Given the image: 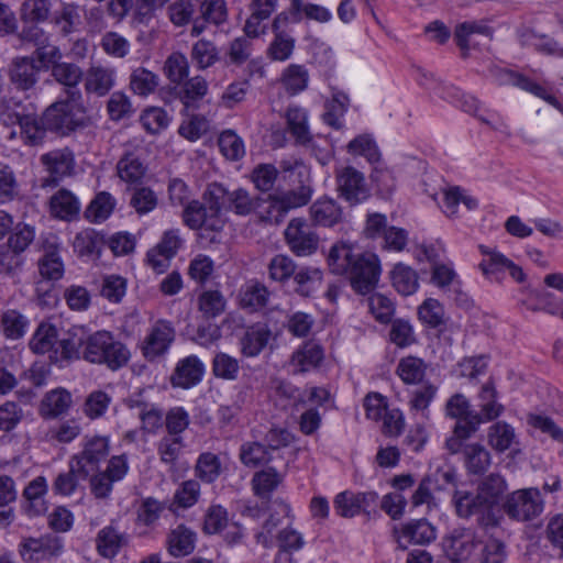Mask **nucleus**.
<instances>
[{
  "label": "nucleus",
  "instance_id": "obj_43",
  "mask_svg": "<svg viewBox=\"0 0 563 563\" xmlns=\"http://www.w3.org/2000/svg\"><path fill=\"white\" fill-rule=\"evenodd\" d=\"M146 173V166L135 153H125L117 164L119 178L128 184L141 181Z\"/></svg>",
  "mask_w": 563,
  "mask_h": 563
},
{
  "label": "nucleus",
  "instance_id": "obj_39",
  "mask_svg": "<svg viewBox=\"0 0 563 563\" xmlns=\"http://www.w3.org/2000/svg\"><path fill=\"white\" fill-rule=\"evenodd\" d=\"M322 272L316 266H301L294 274L295 290L300 296H311L322 284Z\"/></svg>",
  "mask_w": 563,
  "mask_h": 563
},
{
  "label": "nucleus",
  "instance_id": "obj_55",
  "mask_svg": "<svg viewBox=\"0 0 563 563\" xmlns=\"http://www.w3.org/2000/svg\"><path fill=\"white\" fill-rule=\"evenodd\" d=\"M180 85L179 98L186 107L201 100L208 92V82L200 75L185 79Z\"/></svg>",
  "mask_w": 563,
  "mask_h": 563
},
{
  "label": "nucleus",
  "instance_id": "obj_62",
  "mask_svg": "<svg viewBox=\"0 0 563 563\" xmlns=\"http://www.w3.org/2000/svg\"><path fill=\"white\" fill-rule=\"evenodd\" d=\"M274 40L267 47V56L274 62H286L295 49V40L287 33H274Z\"/></svg>",
  "mask_w": 563,
  "mask_h": 563
},
{
  "label": "nucleus",
  "instance_id": "obj_52",
  "mask_svg": "<svg viewBox=\"0 0 563 563\" xmlns=\"http://www.w3.org/2000/svg\"><path fill=\"white\" fill-rule=\"evenodd\" d=\"M56 82L67 88H76L84 78V71L75 63L60 62L51 70Z\"/></svg>",
  "mask_w": 563,
  "mask_h": 563
},
{
  "label": "nucleus",
  "instance_id": "obj_14",
  "mask_svg": "<svg viewBox=\"0 0 563 563\" xmlns=\"http://www.w3.org/2000/svg\"><path fill=\"white\" fill-rule=\"evenodd\" d=\"M336 186L340 196L351 205L361 203L369 197V187L363 173L352 166L338 170Z\"/></svg>",
  "mask_w": 563,
  "mask_h": 563
},
{
  "label": "nucleus",
  "instance_id": "obj_26",
  "mask_svg": "<svg viewBox=\"0 0 563 563\" xmlns=\"http://www.w3.org/2000/svg\"><path fill=\"white\" fill-rule=\"evenodd\" d=\"M71 406V394L63 387H57L43 396L38 406V413L44 419H56L66 415Z\"/></svg>",
  "mask_w": 563,
  "mask_h": 563
},
{
  "label": "nucleus",
  "instance_id": "obj_1",
  "mask_svg": "<svg viewBox=\"0 0 563 563\" xmlns=\"http://www.w3.org/2000/svg\"><path fill=\"white\" fill-rule=\"evenodd\" d=\"M79 358L91 364H104L110 369L123 367L130 360V351L122 342L106 330L89 334L80 343Z\"/></svg>",
  "mask_w": 563,
  "mask_h": 563
},
{
  "label": "nucleus",
  "instance_id": "obj_61",
  "mask_svg": "<svg viewBox=\"0 0 563 563\" xmlns=\"http://www.w3.org/2000/svg\"><path fill=\"white\" fill-rule=\"evenodd\" d=\"M128 280L115 274L106 275L102 278L100 294L113 303H119L126 294Z\"/></svg>",
  "mask_w": 563,
  "mask_h": 563
},
{
  "label": "nucleus",
  "instance_id": "obj_64",
  "mask_svg": "<svg viewBox=\"0 0 563 563\" xmlns=\"http://www.w3.org/2000/svg\"><path fill=\"white\" fill-rule=\"evenodd\" d=\"M51 13L49 0H25L20 10L22 21L31 23L44 22Z\"/></svg>",
  "mask_w": 563,
  "mask_h": 563
},
{
  "label": "nucleus",
  "instance_id": "obj_27",
  "mask_svg": "<svg viewBox=\"0 0 563 563\" xmlns=\"http://www.w3.org/2000/svg\"><path fill=\"white\" fill-rule=\"evenodd\" d=\"M208 195L222 202V206L229 202L230 208L238 214L246 216L255 211L257 199L252 198L244 189L240 188L229 192L221 186H213L208 190Z\"/></svg>",
  "mask_w": 563,
  "mask_h": 563
},
{
  "label": "nucleus",
  "instance_id": "obj_23",
  "mask_svg": "<svg viewBox=\"0 0 563 563\" xmlns=\"http://www.w3.org/2000/svg\"><path fill=\"white\" fill-rule=\"evenodd\" d=\"M203 373V363L196 355H189L178 361L170 380L173 386L188 389L201 382Z\"/></svg>",
  "mask_w": 563,
  "mask_h": 563
},
{
  "label": "nucleus",
  "instance_id": "obj_15",
  "mask_svg": "<svg viewBox=\"0 0 563 563\" xmlns=\"http://www.w3.org/2000/svg\"><path fill=\"white\" fill-rule=\"evenodd\" d=\"M40 161L48 173V177L42 181L43 187L53 186L63 178L70 176L75 168L74 154L68 148L53 150L43 154Z\"/></svg>",
  "mask_w": 563,
  "mask_h": 563
},
{
  "label": "nucleus",
  "instance_id": "obj_7",
  "mask_svg": "<svg viewBox=\"0 0 563 563\" xmlns=\"http://www.w3.org/2000/svg\"><path fill=\"white\" fill-rule=\"evenodd\" d=\"M490 77L499 86H514L544 100L563 113V104L544 87L522 74L494 66L489 69Z\"/></svg>",
  "mask_w": 563,
  "mask_h": 563
},
{
  "label": "nucleus",
  "instance_id": "obj_9",
  "mask_svg": "<svg viewBox=\"0 0 563 563\" xmlns=\"http://www.w3.org/2000/svg\"><path fill=\"white\" fill-rule=\"evenodd\" d=\"M380 261L374 253L361 254L347 273L351 285L360 294L372 291L380 276Z\"/></svg>",
  "mask_w": 563,
  "mask_h": 563
},
{
  "label": "nucleus",
  "instance_id": "obj_34",
  "mask_svg": "<svg viewBox=\"0 0 563 563\" xmlns=\"http://www.w3.org/2000/svg\"><path fill=\"white\" fill-rule=\"evenodd\" d=\"M479 400L481 412L473 416L475 423L492 421L503 413L504 406L497 401V391L492 382L483 385Z\"/></svg>",
  "mask_w": 563,
  "mask_h": 563
},
{
  "label": "nucleus",
  "instance_id": "obj_37",
  "mask_svg": "<svg viewBox=\"0 0 563 563\" xmlns=\"http://www.w3.org/2000/svg\"><path fill=\"white\" fill-rule=\"evenodd\" d=\"M309 79V71L303 65L290 64L282 71L279 82L288 95L296 96L308 88Z\"/></svg>",
  "mask_w": 563,
  "mask_h": 563
},
{
  "label": "nucleus",
  "instance_id": "obj_11",
  "mask_svg": "<svg viewBox=\"0 0 563 563\" xmlns=\"http://www.w3.org/2000/svg\"><path fill=\"white\" fill-rule=\"evenodd\" d=\"M176 331L173 323L168 320L159 319L148 329L142 344L143 356L148 361L166 354L175 341Z\"/></svg>",
  "mask_w": 563,
  "mask_h": 563
},
{
  "label": "nucleus",
  "instance_id": "obj_33",
  "mask_svg": "<svg viewBox=\"0 0 563 563\" xmlns=\"http://www.w3.org/2000/svg\"><path fill=\"white\" fill-rule=\"evenodd\" d=\"M309 212L316 225L333 227L342 219L341 207L331 198H320L316 200L311 205Z\"/></svg>",
  "mask_w": 563,
  "mask_h": 563
},
{
  "label": "nucleus",
  "instance_id": "obj_51",
  "mask_svg": "<svg viewBox=\"0 0 563 563\" xmlns=\"http://www.w3.org/2000/svg\"><path fill=\"white\" fill-rule=\"evenodd\" d=\"M273 397L277 406L287 409L303 402V394L291 383L275 380L273 385Z\"/></svg>",
  "mask_w": 563,
  "mask_h": 563
},
{
  "label": "nucleus",
  "instance_id": "obj_38",
  "mask_svg": "<svg viewBox=\"0 0 563 563\" xmlns=\"http://www.w3.org/2000/svg\"><path fill=\"white\" fill-rule=\"evenodd\" d=\"M47 482L43 476H37L24 488L23 496L27 503V511L32 516H38L47 510L45 496L47 494Z\"/></svg>",
  "mask_w": 563,
  "mask_h": 563
},
{
  "label": "nucleus",
  "instance_id": "obj_24",
  "mask_svg": "<svg viewBox=\"0 0 563 563\" xmlns=\"http://www.w3.org/2000/svg\"><path fill=\"white\" fill-rule=\"evenodd\" d=\"M475 537L471 530H454L443 540V550L452 562H464L473 553Z\"/></svg>",
  "mask_w": 563,
  "mask_h": 563
},
{
  "label": "nucleus",
  "instance_id": "obj_56",
  "mask_svg": "<svg viewBox=\"0 0 563 563\" xmlns=\"http://www.w3.org/2000/svg\"><path fill=\"white\" fill-rule=\"evenodd\" d=\"M475 34L484 35L488 38L493 35V30L477 22H464L456 26L455 29V41L459 47L463 51H466L471 47L472 37Z\"/></svg>",
  "mask_w": 563,
  "mask_h": 563
},
{
  "label": "nucleus",
  "instance_id": "obj_35",
  "mask_svg": "<svg viewBox=\"0 0 563 563\" xmlns=\"http://www.w3.org/2000/svg\"><path fill=\"white\" fill-rule=\"evenodd\" d=\"M167 551L174 558L186 556L195 550L196 533L179 525L167 536Z\"/></svg>",
  "mask_w": 563,
  "mask_h": 563
},
{
  "label": "nucleus",
  "instance_id": "obj_50",
  "mask_svg": "<svg viewBox=\"0 0 563 563\" xmlns=\"http://www.w3.org/2000/svg\"><path fill=\"white\" fill-rule=\"evenodd\" d=\"M115 199L111 194L101 191L89 203L86 210V218L95 223H101L113 212Z\"/></svg>",
  "mask_w": 563,
  "mask_h": 563
},
{
  "label": "nucleus",
  "instance_id": "obj_8",
  "mask_svg": "<svg viewBox=\"0 0 563 563\" xmlns=\"http://www.w3.org/2000/svg\"><path fill=\"white\" fill-rule=\"evenodd\" d=\"M453 503L455 506L456 514L462 518L476 517L479 525L485 527H493L498 525L499 518L496 516L487 503L482 498V495L477 492L476 494L457 490L454 494Z\"/></svg>",
  "mask_w": 563,
  "mask_h": 563
},
{
  "label": "nucleus",
  "instance_id": "obj_22",
  "mask_svg": "<svg viewBox=\"0 0 563 563\" xmlns=\"http://www.w3.org/2000/svg\"><path fill=\"white\" fill-rule=\"evenodd\" d=\"M377 500L376 493H358L345 490L339 493L333 501L335 512L344 518H352L366 511L367 508Z\"/></svg>",
  "mask_w": 563,
  "mask_h": 563
},
{
  "label": "nucleus",
  "instance_id": "obj_44",
  "mask_svg": "<svg viewBox=\"0 0 563 563\" xmlns=\"http://www.w3.org/2000/svg\"><path fill=\"white\" fill-rule=\"evenodd\" d=\"M271 331L265 325L249 329L241 340V352L246 357L257 356L267 345Z\"/></svg>",
  "mask_w": 563,
  "mask_h": 563
},
{
  "label": "nucleus",
  "instance_id": "obj_46",
  "mask_svg": "<svg viewBox=\"0 0 563 563\" xmlns=\"http://www.w3.org/2000/svg\"><path fill=\"white\" fill-rule=\"evenodd\" d=\"M124 543V534L112 526L102 528L96 539L99 554L107 559L115 556Z\"/></svg>",
  "mask_w": 563,
  "mask_h": 563
},
{
  "label": "nucleus",
  "instance_id": "obj_18",
  "mask_svg": "<svg viewBox=\"0 0 563 563\" xmlns=\"http://www.w3.org/2000/svg\"><path fill=\"white\" fill-rule=\"evenodd\" d=\"M0 122L4 125L19 124L21 135L27 144L35 145L43 141L45 133L48 128L43 123V117L41 119L34 115H20L13 111H0Z\"/></svg>",
  "mask_w": 563,
  "mask_h": 563
},
{
  "label": "nucleus",
  "instance_id": "obj_63",
  "mask_svg": "<svg viewBox=\"0 0 563 563\" xmlns=\"http://www.w3.org/2000/svg\"><path fill=\"white\" fill-rule=\"evenodd\" d=\"M212 372L216 377L225 380H235L239 376V361L223 352H219L212 360Z\"/></svg>",
  "mask_w": 563,
  "mask_h": 563
},
{
  "label": "nucleus",
  "instance_id": "obj_20",
  "mask_svg": "<svg viewBox=\"0 0 563 563\" xmlns=\"http://www.w3.org/2000/svg\"><path fill=\"white\" fill-rule=\"evenodd\" d=\"M323 360V347L314 341H307L294 351L289 366L294 374H305L317 369Z\"/></svg>",
  "mask_w": 563,
  "mask_h": 563
},
{
  "label": "nucleus",
  "instance_id": "obj_41",
  "mask_svg": "<svg viewBox=\"0 0 563 563\" xmlns=\"http://www.w3.org/2000/svg\"><path fill=\"white\" fill-rule=\"evenodd\" d=\"M84 8L75 2H63L56 12L54 22L62 33L70 34L80 29L82 24Z\"/></svg>",
  "mask_w": 563,
  "mask_h": 563
},
{
  "label": "nucleus",
  "instance_id": "obj_3",
  "mask_svg": "<svg viewBox=\"0 0 563 563\" xmlns=\"http://www.w3.org/2000/svg\"><path fill=\"white\" fill-rule=\"evenodd\" d=\"M43 123L49 131L67 134L85 125L84 107L76 99L57 101L44 111Z\"/></svg>",
  "mask_w": 563,
  "mask_h": 563
},
{
  "label": "nucleus",
  "instance_id": "obj_45",
  "mask_svg": "<svg viewBox=\"0 0 563 563\" xmlns=\"http://www.w3.org/2000/svg\"><path fill=\"white\" fill-rule=\"evenodd\" d=\"M426 362L416 356L402 357L396 368V374L407 385L420 384L426 376Z\"/></svg>",
  "mask_w": 563,
  "mask_h": 563
},
{
  "label": "nucleus",
  "instance_id": "obj_16",
  "mask_svg": "<svg viewBox=\"0 0 563 563\" xmlns=\"http://www.w3.org/2000/svg\"><path fill=\"white\" fill-rule=\"evenodd\" d=\"M62 550L60 539L52 534L24 539L20 544L22 558L30 563L49 561L52 558L58 556Z\"/></svg>",
  "mask_w": 563,
  "mask_h": 563
},
{
  "label": "nucleus",
  "instance_id": "obj_40",
  "mask_svg": "<svg viewBox=\"0 0 563 563\" xmlns=\"http://www.w3.org/2000/svg\"><path fill=\"white\" fill-rule=\"evenodd\" d=\"M350 106L347 95L341 90L332 89L331 99L325 103L323 121L334 128L340 129L343 125V118Z\"/></svg>",
  "mask_w": 563,
  "mask_h": 563
},
{
  "label": "nucleus",
  "instance_id": "obj_31",
  "mask_svg": "<svg viewBox=\"0 0 563 563\" xmlns=\"http://www.w3.org/2000/svg\"><path fill=\"white\" fill-rule=\"evenodd\" d=\"M389 279L395 290L402 296L413 295L419 288L416 269L405 263H396L389 272Z\"/></svg>",
  "mask_w": 563,
  "mask_h": 563
},
{
  "label": "nucleus",
  "instance_id": "obj_17",
  "mask_svg": "<svg viewBox=\"0 0 563 563\" xmlns=\"http://www.w3.org/2000/svg\"><path fill=\"white\" fill-rule=\"evenodd\" d=\"M40 67L32 56H15L7 67V76L15 89L27 91L38 82Z\"/></svg>",
  "mask_w": 563,
  "mask_h": 563
},
{
  "label": "nucleus",
  "instance_id": "obj_53",
  "mask_svg": "<svg viewBox=\"0 0 563 563\" xmlns=\"http://www.w3.org/2000/svg\"><path fill=\"white\" fill-rule=\"evenodd\" d=\"M158 76L153 71L139 67L130 76V88L139 96L145 97L155 91L158 86Z\"/></svg>",
  "mask_w": 563,
  "mask_h": 563
},
{
  "label": "nucleus",
  "instance_id": "obj_30",
  "mask_svg": "<svg viewBox=\"0 0 563 563\" xmlns=\"http://www.w3.org/2000/svg\"><path fill=\"white\" fill-rule=\"evenodd\" d=\"M507 489L506 481L498 474H490L478 485L477 492L496 516L501 518L500 501Z\"/></svg>",
  "mask_w": 563,
  "mask_h": 563
},
{
  "label": "nucleus",
  "instance_id": "obj_10",
  "mask_svg": "<svg viewBox=\"0 0 563 563\" xmlns=\"http://www.w3.org/2000/svg\"><path fill=\"white\" fill-rule=\"evenodd\" d=\"M478 251L483 256L478 267L486 277L499 279L501 274L508 272L514 280L518 283L523 282L525 274L522 268L500 251L483 244L478 245Z\"/></svg>",
  "mask_w": 563,
  "mask_h": 563
},
{
  "label": "nucleus",
  "instance_id": "obj_29",
  "mask_svg": "<svg viewBox=\"0 0 563 563\" xmlns=\"http://www.w3.org/2000/svg\"><path fill=\"white\" fill-rule=\"evenodd\" d=\"M79 211L78 198L67 189H59L49 199V212L56 219L70 221L78 216Z\"/></svg>",
  "mask_w": 563,
  "mask_h": 563
},
{
  "label": "nucleus",
  "instance_id": "obj_49",
  "mask_svg": "<svg viewBox=\"0 0 563 563\" xmlns=\"http://www.w3.org/2000/svg\"><path fill=\"white\" fill-rule=\"evenodd\" d=\"M163 70L172 84L180 85L189 75V60L184 53L173 52L167 56Z\"/></svg>",
  "mask_w": 563,
  "mask_h": 563
},
{
  "label": "nucleus",
  "instance_id": "obj_54",
  "mask_svg": "<svg viewBox=\"0 0 563 563\" xmlns=\"http://www.w3.org/2000/svg\"><path fill=\"white\" fill-rule=\"evenodd\" d=\"M464 455L466 467L473 474L484 473L490 464V454L482 444H467Z\"/></svg>",
  "mask_w": 563,
  "mask_h": 563
},
{
  "label": "nucleus",
  "instance_id": "obj_25",
  "mask_svg": "<svg viewBox=\"0 0 563 563\" xmlns=\"http://www.w3.org/2000/svg\"><path fill=\"white\" fill-rule=\"evenodd\" d=\"M295 169L299 177L306 176L305 179L300 180V186L296 189L275 192L280 203L279 206L283 207L286 214L292 209L307 205L312 196V188L306 168L302 165L296 164Z\"/></svg>",
  "mask_w": 563,
  "mask_h": 563
},
{
  "label": "nucleus",
  "instance_id": "obj_59",
  "mask_svg": "<svg viewBox=\"0 0 563 563\" xmlns=\"http://www.w3.org/2000/svg\"><path fill=\"white\" fill-rule=\"evenodd\" d=\"M184 449L181 435L166 434L157 444L159 460L167 465L174 466Z\"/></svg>",
  "mask_w": 563,
  "mask_h": 563
},
{
  "label": "nucleus",
  "instance_id": "obj_12",
  "mask_svg": "<svg viewBox=\"0 0 563 563\" xmlns=\"http://www.w3.org/2000/svg\"><path fill=\"white\" fill-rule=\"evenodd\" d=\"M285 238L297 256H309L318 249L319 238L302 218H295L288 223Z\"/></svg>",
  "mask_w": 563,
  "mask_h": 563
},
{
  "label": "nucleus",
  "instance_id": "obj_47",
  "mask_svg": "<svg viewBox=\"0 0 563 563\" xmlns=\"http://www.w3.org/2000/svg\"><path fill=\"white\" fill-rule=\"evenodd\" d=\"M288 128L297 142L306 144L310 141V131L308 125V111L298 106L289 107L286 112Z\"/></svg>",
  "mask_w": 563,
  "mask_h": 563
},
{
  "label": "nucleus",
  "instance_id": "obj_2",
  "mask_svg": "<svg viewBox=\"0 0 563 563\" xmlns=\"http://www.w3.org/2000/svg\"><path fill=\"white\" fill-rule=\"evenodd\" d=\"M36 354H48L52 363L64 365L79 360V351L74 340L58 339L57 330L49 323H41L29 343Z\"/></svg>",
  "mask_w": 563,
  "mask_h": 563
},
{
  "label": "nucleus",
  "instance_id": "obj_58",
  "mask_svg": "<svg viewBox=\"0 0 563 563\" xmlns=\"http://www.w3.org/2000/svg\"><path fill=\"white\" fill-rule=\"evenodd\" d=\"M220 152L230 161H238L245 155L243 140L232 130L223 131L218 140Z\"/></svg>",
  "mask_w": 563,
  "mask_h": 563
},
{
  "label": "nucleus",
  "instance_id": "obj_60",
  "mask_svg": "<svg viewBox=\"0 0 563 563\" xmlns=\"http://www.w3.org/2000/svg\"><path fill=\"white\" fill-rule=\"evenodd\" d=\"M165 511V505L154 498H145L136 510V523L145 527H154Z\"/></svg>",
  "mask_w": 563,
  "mask_h": 563
},
{
  "label": "nucleus",
  "instance_id": "obj_4",
  "mask_svg": "<svg viewBox=\"0 0 563 563\" xmlns=\"http://www.w3.org/2000/svg\"><path fill=\"white\" fill-rule=\"evenodd\" d=\"M109 439L103 435H86L82 440V450L73 455L69 465L79 478L86 479L99 471L100 463L109 454Z\"/></svg>",
  "mask_w": 563,
  "mask_h": 563
},
{
  "label": "nucleus",
  "instance_id": "obj_28",
  "mask_svg": "<svg viewBox=\"0 0 563 563\" xmlns=\"http://www.w3.org/2000/svg\"><path fill=\"white\" fill-rule=\"evenodd\" d=\"M438 394V387L427 383L410 394L408 401L409 413L421 421L430 420V405Z\"/></svg>",
  "mask_w": 563,
  "mask_h": 563
},
{
  "label": "nucleus",
  "instance_id": "obj_13",
  "mask_svg": "<svg viewBox=\"0 0 563 563\" xmlns=\"http://www.w3.org/2000/svg\"><path fill=\"white\" fill-rule=\"evenodd\" d=\"M43 256L38 262V271L43 278L58 280L64 275V263L59 256L60 241L54 233H45L40 236Z\"/></svg>",
  "mask_w": 563,
  "mask_h": 563
},
{
  "label": "nucleus",
  "instance_id": "obj_32",
  "mask_svg": "<svg viewBox=\"0 0 563 563\" xmlns=\"http://www.w3.org/2000/svg\"><path fill=\"white\" fill-rule=\"evenodd\" d=\"M34 32L32 40L36 42V49L34 52L35 63L38 62L40 69H53L55 65L62 62L63 53L57 45L46 44L47 37L41 29L33 27Z\"/></svg>",
  "mask_w": 563,
  "mask_h": 563
},
{
  "label": "nucleus",
  "instance_id": "obj_21",
  "mask_svg": "<svg viewBox=\"0 0 563 563\" xmlns=\"http://www.w3.org/2000/svg\"><path fill=\"white\" fill-rule=\"evenodd\" d=\"M114 67L91 65L84 75V86L87 95L106 96L115 85Z\"/></svg>",
  "mask_w": 563,
  "mask_h": 563
},
{
  "label": "nucleus",
  "instance_id": "obj_5",
  "mask_svg": "<svg viewBox=\"0 0 563 563\" xmlns=\"http://www.w3.org/2000/svg\"><path fill=\"white\" fill-rule=\"evenodd\" d=\"M504 508L510 518L528 521L542 514L544 500L538 488L518 489L508 496Z\"/></svg>",
  "mask_w": 563,
  "mask_h": 563
},
{
  "label": "nucleus",
  "instance_id": "obj_36",
  "mask_svg": "<svg viewBox=\"0 0 563 563\" xmlns=\"http://www.w3.org/2000/svg\"><path fill=\"white\" fill-rule=\"evenodd\" d=\"M360 255L354 253V247L351 243L339 242L330 250L328 256L329 267L334 274H347Z\"/></svg>",
  "mask_w": 563,
  "mask_h": 563
},
{
  "label": "nucleus",
  "instance_id": "obj_6",
  "mask_svg": "<svg viewBox=\"0 0 563 563\" xmlns=\"http://www.w3.org/2000/svg\"><path fill=\"white\" fill-rule=\"evenodd\" d=\"M209 197V207L199 201H191L183 212V219L186 225L192 230L205 229L218 232L223 228L224 221L220 216L222 202L216 198Z\"/></svg>",
  "mask_w": 563,
  "mask_h": 563
},
{
  "label": "nucleus",
  "instance_id": "obj_48",
  "mask_svg": "<svg viewBox=\"0 0 563 563\" xmlns=\"http://www.w3.org/2000/svg\"><path fill=\"white\" fill-rule=\"evenodd\" d=\"M488 443L497 452H505L516 442L514 427L506 421H498L488 428Z\"/></svg>",
  "mask_w": 563,
  "mask_h": 563
},
{
  "label": "nucleus",
  "instance_id": "obj_57",
  "mask_svg": "<svg viewBox=\"0 0 563 563\" xmlns=\"http://www.w3.org/2000/svg\"><path fill=\"white\" fill-rule=\"evenodd\" d=\"M225 309V299L218 290H205L198 297V310L210 319L220 316Z\"/></svg>",
  "mask_w": 563,
  "mask_h": 563
},
{
  "label": "nucleus",
  "instance_id": "obj_42",
  "mask_svg": "<svg viewBox=\"0 0 563 563\" xmlns=\"http://www.w3.org/2000/svg\"><path fill=\"white\" fill-rule=\"evenodd\" d=\"M190 58L198 69L205 70L220 60V52L212 41L200 38L192 44Z\"/></svg>",
  "mask_w": 563,
  "mask_h": 563
},
{
  "label": "nucleus",
  "instance_id": "obj_19",
  "mask_svg": "<svg viewBox=\"0 0 563 563\" xmlns=\"http://www.w3.org/2000/svg\"><path fill=\"white\" fill-rule=\"evenodd\" d=\"M394 538L398 547L405 550L410 543L424 544L434 540L435 529L424 519L413 520L400 528L395 527Z\"/></svg>",
  "mask_w": 563,
  "mask_h": 563
}]
</instances>
